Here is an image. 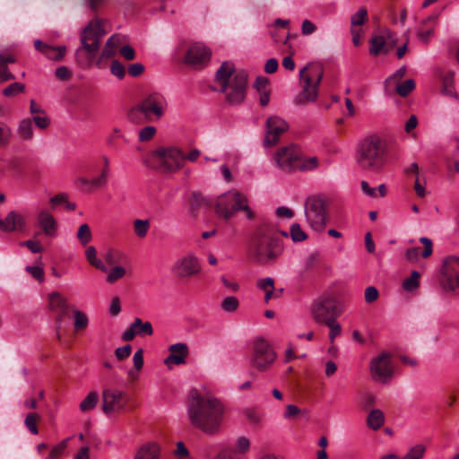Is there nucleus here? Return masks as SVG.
I'll return each mask as SVG.
<instances>
[{
	"instance_id": "1",
	"label": "nucleus",
	"mask_w": 459,
	"mask_h": 459,
	"mask_svg": "<svg viewBox=\"0 0 459 459\" xmlns=\"http://www.w3.org/2000/svg\"><path fill=\"white\" fill-rule=\"evenodd\" d=\"M280 235L287 238L286 231H279L275 225L264 221L254 231L248 245L251 259L261 265L274 264L283 253L284 246Z\"/></svg>"
},
{
	"instance_id": "2",
	"label": "nucleus",
	"mask_w": 459,
	"mask_h": 459,
	"mask_svg": "<svg viewBox=\"0 0 459 459\" xmlns=\"http://www.w3.org/2000/svg\"><path fill=\"white\" fill-rule=\"evenodd\" d=\"M187 413L193 427L207 434L216 433L221 424L224 408L212 395L192 390L187 400Z\"/></svg>"
},
{
	"instance_id": "3",
	"label": "nucleus",
	"mask_w": 459,
	"mask_h": 459,
	"mask_svg": "<svg viewBox=\"0 0 459 459\" xmlns=\"http://www.w3.org/2000/svg\"><path fill=\"white\" fill-rule=\"evenodd\" d=\"M215 82L225 94L228 104L238 106L244 102L247 86L246 72H237L232 63L223 62L215 74Z\"/></svg>"
},
{
	"instance_id": "4",
	"label": "nucleus",
	"mask_w": 459,
	"mask_h": 459,
	"mask_svg": "<svg viewBox=\"0 0 459 459\" xmlns=\"http://www.w3.org/2000/svg\"><path fill=\"white\" fill-rule=\"evenodd\" d=\"M355 157L359 168L377 172L386 162V142L377 134H369L358 143Z\"/></svg>"
},
{
	"instance_id": "5",
	"label": "nucleus",
	"mask_w": 459,
	"mask_h": 459,
	"mask_svg": "<svg viewBox=\"0 0 459 459\" xmlns=\"http://www.w3.org/2000/svg\"><path fill=\"white\" fill-rule=\"evenodd\" d=\"M168 107L169 102L164 94L150 92L131 108L128 117L134 123L159 121L164 117Z\"/></svg>"
},
{
	"instance_id": "6",
	"label": "nucleus",
	"mask_w": 459,
	"mask_h": 459,
	"mask_svg": "<svg viewBox=\"0 0 459 459\" xmlns=\"http://www.w3.org/2000/svg\"><path fill=\"white\" fill-rule=\"evenodd\" d=\"M274 160L276 165L285 172L314 171L320 165L317 157L304 155L294 144L279 148L274 155Z\"/></svg>"
},
{
	"instance_id": "7",
	"label": "nucleus",
	"mask_w": 459,
	"mask_h": 459,
	"mask_svg": "<svg viewBox=\"0 0 459 459\" xmlns=\"http://www.w3.org/2000/svg\"><path fill=\"white\" fill-rule=\"evenodd\" d=\"M239 211H243L248 220L255 217L248 205V199L246 195L236 190H230L217 198L215 212L218 217L229 221Z\"/></svg>"
},
{
	"instance_id": "8",
	"label": "nucleus",
	"mask_w": 459,
	"mask_h": 459,
	"mask_svg": "<svg viewBox=\"0 0 459 459\" xmlns=\"http://www.w3.org/2000/svg\"><path fill=\"white\" fill-rule=\"evenodd\" d=\"M105 21L99 17L93 18L82 30L81 43L82 47L76 51L77 60L82 65H89L90 60L84 62L81 59L82 51L84 50L89 58L92 59L99 51L101 38L107 33L104 28Z\"/></svg>"
},
{
	"instance_id": "9",
	"label": "nucleus",
	"mask_w": 459,
	"mask_h": 459,
	"mask_svg": "<svg viewBox=\"0 0 459 459\" xmlns=\"http://www.w3.org/2000/svg\"><path fill=\"white\" fill-rule=\"evenodd\" d=\"M324 69L319 63H310L300 70L302 91L297 99L299 104L315 101L317 89L323 78Z\"/></svg>"
},
{
	"instance_id": "10",
	"label": "nucleus",
	"mask_w": 459,
	"mask_h": 459,
	"mask_svg": "<svg viewBox=\"0 0 459 459\" xmlns=\"http://www.w3.org/2000/svg\"><path fill=\"white\" fill-rule=\"evenodd\" d=\"M152 160L160 172L173 173L183 167L186 157L178 148L159 147L152 152Z\"/></svg>"
},
{
	"instance_id": "11",
	"label": "nucleus",
	"mask_w": 459,
	"mask_h": 459,
	"mask_svg": "<svg viewBox=\"0 0 459 459\" xmlns=\"http://www.w3.org/2000/svg\"><path fill=\"white\" fill-rule=\"evenodd\" d=\"M343 311V305L333 295H324L315 299L310 307L313 319L320 324H325Z\"/></svg>"
},
{
	"instance_id": "12",
	"label": "nucleus",
	"mask_w": 459,
	"mask_h": 459,
	"mask_svg": "<svg viewBox=\"0 0 459 459\" xmlns=\"http://www.w3.org/2000/svg\"><path fill=\"white\" fill-rule=\"evenodd\" d=\"M305 216L314 230H324L328 220L325 199L318 195L307 197L305 201Z\"/></svg>"
},
{
	"instance_id": "13",
	"label": "nucleus",
	"mask_w": 459,
	"mask_h": 459,
	"mask_svg": "<svg viewBox=\"0 0 459 459\" xmlns=\"http://www.w3.org/2000/svg\"><path fill=\"white\" fill-rule=\"evenodd\" d=\"M276 358V354L269 342L264 338H256L254 341L252 364L260 370H265L272 365Z\"/></svg>"
},
{
	"instance_id": "14",
	"label": "nucleus",
	"mask_w": 459,
	"mask_h": 459,
	"mask_svg": "<svg viewBox=\"0 0 459 459\" xmlns=\"http://www.w3.org/2000/svg\"><path fill=\"white\" fill-rule=\"evenodd\" d=\"M202 267L199 259L193 254L179 257L172 265V273L180 281L197 276Z\"/></svg>"
},
{
	"instance_id": "15",
	"label": "nucleus",
	"mask_w": 459,
	"mask_h": 459,
	"mask_svg": "<svg viewBox=\"0 0 459 459\" xmlns=\"http://www.w3.org/2000/svg\"><path fill=\"white\" fill-rule=\"evenodd\" d=\"M441 285L446 291L459 294V257L448 256L445 259Z\"/></svg>"
},
{
	"instance_id": "16",
	"label": "nucleus",
	"mask_w": 459,
	"mask_h": 459,
	"mask_svg": "<svg viewBox=\"0 0 459 459\" xmlns=\"http://www.w3.org/2000/svg\"><path fill=\"white\" fill-rule=\"evenodd\" d=\"M394 367L391 360V354L382 352L372 359L370 362V374L374 381L385 384L393 377Z\"/></svg>"
},
{
	"instance_id": "17",
	"label": "nucleus",
	"mask_w": 459,
	"mask_h": 459,
	"mask_svg": "<svg viewBox=\"0 0 459 459\" xmlns=\"http://www.w3.org/2000/svg\"><path fill=\"white\" fill-rule=\"evenodd\" d=\"M102 410L107 414L119 412L127 404L126 394L117 389H105L102 394Z\"/></svg>"
},
{
	"instance_id": "18",
	"label": "nucleus",
	"mask_w": 459,
	"mask_h": 459,
	"mask_svg": "<svg viewBox=\"0 0 459 459\" xmlns=\"http://www.w3.org/2000/svg\"><path fill=\"white\" fill-rule=\"evenodd\" d=\"M289 124L278 116H271L265 123V137L264 143L265 146L276 145L281 134L287 132Z\"/></svg>"
},
{
	"instance_id": "19",
	"label": "nucleus",
	"mask_w": 459,
	"mask_h": 459,
	"mask_svg": "<svg viewBox=\"0 0 459 459\" xmlns=\"http://www.w3.org/2000/svg\"><path fill=\"white\" fill-rule=\"evenodd\" d=\"M212 56V51L202 43H195L190 46L186 56V64L199 69L205 66Z\"/></svg>"
},
{
	"instance_id": "20",
	"label": "nucleus",
	"mask_w": 459,
	"mask_h": 459,
	"mask_svg": "<svg viewBox=\"0 0 459 459\" xmlns=\"http://www.w3.org/2000/svg\"><path fill=\"white\" fill-rule=\"evenodd\" d=\"M153 334V328L150 322H143L141 318L136 317L125 330L121 338L124 342H130L138 335L140 337L151 336Z\"/></svg>"
},
{
	"instance_id": "21",
	"label": "nucleus",
	"mask_w": 459,
	"mask_h": 459,
	"mask_svg": "<svg viewBox=\"0 0 459 459\" xmlns=\"http://www.w3.org/2000/svg\"><path fill=\"white\" fill-rule=\"evenodd\" d=\"M25 225V217L14 211L10 212L4 219L0 218V230L4 232L22 231Z\"/></svg>"
},
{
	"instance_id": "22",
	"label": "nucleus",
	"mask_w": 459,
	"mask_h": 459,
	"mask_svg": "<svg viewBox=\"0 0 459 459\" xmlns=\"http://www.w3.org/2000/svg\"><path fill=\"white\" fill-rule=\"evenodd\" d=\"M420 242L424 246V248L421 253H420V248L419 247H410L405 252V258L410 263L418 262L420 255L423 258H428L433 253V243L430 238L421 237L420 238Z\"/></svg>"
},
{
	"instance_id": "23",
	"label": "nucleus",
	"mask_w": 459,
	"mask_h": 459,
	"mask_svg": "<svg viewBox=\"0 0 459 459\" xmlns=\"http://www.w3.org/2000/svg\"><path fill=\"white\" fill-rule=\"evenodd\" d=\"M169 351L170 354L165 359L164 363L170 367L171 365H180L186 362L188 356V347L186 343L178 342L172 344Z\"/></svg>"
},
{
	"instance_id": "24",
	"label": "nucleus",
	"mask_w": 459,
	"mask_h": 459,
	"mask_svg": "<svg viewBox=\"0 0 459 459\" xmlns=\"http://www.w3.org/2000/svg\"><path fill=\"white\" fill-rule=\"evenodd\" d=\"M34 48L47 58L53 61H59L63 59L66 52V48L65 46L54 47L48 45L39 39L34 40Z\"/></svg>"
},
{
	"instance_id": "25",
	"label": "nucleus",
	"mask_w": 459,
	"mask_h": 459,
	"mask_svg": "<svg viewBox=\"0 0 459 459\" xmlns=\"http://www.w3.org/2000/svg\"><path fill=\"white\" fill-rule=\"evenodd\" d=\"M37 221L45 235L54 237L56 235L57 222L48 210H41L37 216Z\"/></svg>"
},
{
	"instance_id": "26",
	"label": "nucleus",
	"mask_w": 459,
	"mask_h": 459,
	"mask_svg": "<svg viewBox=\"0 0 459 459\" xmlns=\"http://www.w3.org/2000/svg\"><path fill=\"white\" fill-rule=\"evenodd\" d=\"M437 17V15H430L423 20L421 27H420L417 33V36L421 42L427 43L431 38L435 29Z\"/></svg>"
},
{
	"instance_id": "27",
	"label": "nucleus",
	"mask_w": 459,
	"mask_h": 459,
	"mask_svg": "<svg viewBox=\"0 0 459 459\" xmlns=\"http://www.w3.org/2000/svg\"><path fill=\"white\" fill-rule=\"evenodd\" d=\"M160 446L156 443L143 445L137 451L134 459H159Z\"/></svg>"
},
{
	"instance_id": "28",
	"label": "nucleus",
	"mask_w": 459,
	"mask_h": 459,
	"mask_svg": "<svg viewBox=\"0 0 459 459\" xmlns=\"http://www.w3.org/2000/svg\"><path fill=\"white\" fill-rule=\"evenodd\" d=\"M15 61L12 55L0 54V83L14 79V75L9 71L7 65Z\"/></svg>"
},
{
	"instance_id": "29",
	"label": "nucleus",
	"mask_w": 459,
	"mask_h": 459,
	"mask_svg": "<svg viewBox=\"0 0 459 459\" xmlns=\"http://www.w3.org/2000/svg\"><path fill=\"white\" fill-rule=\"evenodd\" d=\"M103 162V167L101 169L100 174L91 178V186L93 187H102L105 186L108 183V176L110 173V161L107 156H103L101 158Z\"/></svg>"
},
{
	"instance_id": "30",
	"label": "nucleus",
	"mask_w": 459,
	"mask_h": 459,
	"mask_svg": "<svg viewBox=\"0 0 459 459\" xmlns=\"http://www.w3.org/2000/svg\"><path fill=\"white\" fill-rule=\"evenodd\" d=\"M17 134L22 141H31L33 139L32 121L30 118H23L17 126Z\"/></svg>"
},
{
	"instance_id": "31",
	"label": "nucleus",
	"mask_w": 459,
	"mask_h": 459,
	"mask_svg": "<svg viewBox=\"0 0 459 459\" xmlns=\"http://www.w3.org/2000/svg\"><path fill=\"white\" fill-rule=\"evenodd\" d=\"M48 306L52 311L60 310L65 308L67 299L61 295L57 291H54L48 294Z\"/></svg>"
},
{
	"instance_id": "32",
	"label": "nucleus",
	"mask_w": 459,
	"mask_h": 459,
	"mask_svg": "<svg viewBox=\"0 0 459 459\" xmlns=\"http://www.w3.org/2000/svg\"><path fill=\"white\" fill-rule=\"evenodd\" d=\"M85 256L88 262L95 268L107 272V267L100 259L97 258V250L93 246H89L85 250Z\"/></svg>"
},
{
	"instance_id": "33",
	"label": "nucleus",
	"mask_w": 459,
	"mask_h": 459,
	"mask_svg": "<svg viewBox=\"0 0 459 459\" xmlns=\"http://www.w3.org/2000/svg\"><path fill=\"white\" fill-rule=\"evenodd\" d=\"M367 422L368 427L374 430L380 429L385 422L384 413L380 410H373L369 413Z\"/></svg>"
},
{
	"instance_id": "34",
	"label": "nucleus",
	"mask_w": 459,
	"mask_h": 459,
	"mask_svg": "<svg viewBox=\"0 0 459 459\" xmlns=\"http://www.w3.org/2000/svg\"><path fill=\"white\" fill-rule=\"evenodd\" d=\"M420 274L417 271H412L411 276L404 279L403 281V288L406 291H414L420 286Z\"/></svg>"
},
{
	"instance_id": "35",
	"label": "nucleus",
	"mask_w": 459,
	"mask_h": 459,
	"mask_svg": "<svg viewBox=\"0 0 459 459\" xmlns=\"http://www.w3.org/2000/svg\"><path fill=\"white\" fill-rule=\"evenodd\" d=\"M99 401V395L96 392H91L81 402L80 410L82 412L91 411L95 408Z\"/></svg>"
},
{
	"instance_id": "36",
	"label": "nucleus",
	"mask_w": 459,
	"mask_h": 459,
	"mask_svg": "<svg viewBox=\"0 0 459 459\" xmlns=\"http://www.w3.org/2000/svg\"><path fill=\"white\" fill-rule=\"evenodd\" d=\"M385 40L383 36H374L370 39L369 53L372 56H378L385 51Z\"/></svg>"
},
{
	"instance_id": "37",
	"label": "nucleus",
	"mask_w": 459,
	"mask_h": 459,
	"mask_svg": "<svg viewBox=\"0 0 459 459\" xmlns=\"http://www.w3.org/2000/svg\"><path fill=\"white\" fill-rule=\"evenodd\" d=\"M368 19V11L360 7L351 18V29L360 28Z\"/></svg>"
},
{
	"instance_id": "38",
	"label": "nucleus",
	"mask_w": 459,
	"mask_h": 459,
	"mask_svg": "<svg viewBox=\"0 0 459 459\" xmlns=\"http://www.w3.org/2000/svg\"><path fill=\"white\" fill-rule=\"evenodd\" d=\"M151 224L149 220L137 219L134 221V230L138 238H143L147 236Z\"/></svg>"
},
{
	"instance_id": "39",
	"label": "nucleus",
	"mask_w": 459,
	"mask_h": 459,
	"mask_svg": "<svg viewBox=\"0 0 459 459\" xmlns=\"http://www.w3.org/2000/svg\"><path fill=\"white\" fill-rule=\"evenodd\" d=\"M73 312L74 318V329L76 331H82L85 329L89 325V318L87 315L79 309H74Z\"/></svg>"
},
{
	"instance_id": "40",
	"label": "nucleus",
	"mask_w": 459,
	"mask_h": 459,
	"mask_svg": "<svg viewBox=\"0 0 459 459\" xmlns=\"http://www.w3.org/2000/svg\"><path fill=\"white\" fill-rule=\"evenodd\" d=\"M77 238L82 246H86L92 239L91 229L88 224H82L77 231Z\"/></svg>"
},
{
	"instance_id": "41",
	"label": "nucleus",
	"mask_w": 459,
	"mask_h": 459,
	"mask_svg": "<svg viewBox=\"0 0 459 459\" xmlns=\"http://www.w3.org/2000/svg\"><path fill=\"white\" fill-rule=\"evenodd\" d=\"M415 89V82L412 79H408L396 85V92L401 97H406Z\"/></svg>"
},
{
	"instance_id": "42",
	"label": "nucleus",
	"mask_w": 459,
	"mask_h": 459,
	"mask_svg": "<svg viewBox=\"0 0 459 459\" xmlns=\"http://www.w3.org/2000/svg\"><path fill=\"white\" fill-rule=\"evenodd\" d=\"M24 91H25V84L24 83L13 82L3 90V94L5 97H14L18 94L23 93Z\"/></svg>"
},
{
	"instance_id": "43",
	"label": "nucleus",
	"mask_w": 459,
	"mask_h": 459,
	"mask_svg": "<svg viewBox=\"0 0 459 459\" xmlns=\"http://www.w3.org/2000/svg\"><path fill=\"white\" fill-rule=\"evenodd\" d=\"M13 136L11 127L4 122L0 121V146L7 145Z\"/></svg>"
},
{
	"instance_id": "44",
	"label": "nucleus",
	"mask_w": 459,
	"mask_h": 459,
	"mask_svg": "<svg viewBox=\"0 0 459 459\" xmlns=\"http://www.w3.org/2000/svg\"><path fill=\"white\" fill-rule=\"evenodd\" d=\"M238 306V299L234 296H229L221 301L222 310L228 313L235 312Z\"/></svg>"
},
{
	"instance_id": "45",
	"label": "nucleus",
	"mask_w": 459,
	"mask_h": 459,
	"mask_svg": "<svg viewBox=\"0 0 459 459\" xmlns=\"http://www.w3.org/2000/svg\"><path fill=\"white\" fill-rule=\"evenodd\" d=\"M39 420V415L38 413L32 412L27 414L24 423L26 428L30 430V433L37 435L39 433V429L37 427V422Z\"/></svg>"
},
{
	"instance_id": "46",
	"label": "nucleus",
	"mask_w": 459,
	"mask_h": 459,
	"mask_svg": "<svg viewBox=\"0 0 459 459\" xmlns=\"http://www.w3.org/2000/svg\"><path fill=\"white\" fill-rule=\"evenodd\" d=\"M290 235L294 242H300L307 239V235L302 230L298 223H294L290 227Z\"/></svg>"
},
{
	"instance_id": "47",
	"label": "nucleus",
	"mask_w": 459,
	"mask_h": 459,
	"mask_svg": "<svg viewBox=\"0 0 459 459\" xmlns=\"http://www.w3.org/2000/svg\"><path fill=\"white\" fill-rule=\"evenodd\" d=\"M325 325H326L329 329V339L331 342H333V340L336 336L340 335L342 333V326L341 325L335 320L334 317H333L330 320H327Z\"/></svg>"
},
{
	"instance_id": "48",
	"label": "nucleus",
	"mask_w": 459,
	"mask_h": 459,
	"mask_svg": "<svg viewBox=\"0 0 459 459\" xmlns=\"http://www.w3.org/2000/svg\"><path fill=\"white\" fill-rule=\"evenodd\" d=\"M126 275V269L122 266H115L109 270L108 274L107 276V281L109 283H113L117 280L123 278Z\"/></svg>"
},
{
	"instance_id": "49",
	"label": "nucleus",
	"mask_w": 459,
	"mask_h": 459,
	"mask_svg": "<svg viewBox=\"0 0 459 459\" xmlns=\"http://www.w3.org/2000/svg\"><path fill=\"white\" fill-rule=\"evenodd\" d=\"M111 74L117 79L122 80L126 75L125 66L117 60H113L110 65Z\"/></svg>"
},
{
	"instance_id": "50",
	"label": "nucleus",
	"mask_w": 459,
	"mask_h": 459,
	"mask_svg": "<svg viewBox=\"0 0 459 459\" xmlns=\"http://www.w3.org/2000/svg\"><path fill=\"white\" fill-rule=\"evenodd\" d=\"M424 453L425 446L422 445H416L411 448V450L403 459H421Z\"/></svg>"
},
{
	"instance_id": "51",
	"label": "nucleus",
	"mask_w": 459,
	"mask_h": 459,
	"mask_svg": "<svg viewBox=\"0 0 459 459\" xmlns=\"http://www.w3.org/2000/svg\"><path fill=\"white\" fill-rule=\"evenodd\" d=\"M156 133V128L153 126H148L139 131V140L141 142H147L151 140Z\"/></svg>"
},
{
	"instance_id": "52",
	"label": "nucleus",
	"mask_w": 459,
	"mask_h": 459,
	"mask_svg": "<svg viewBox=\"0 0 459 459\" xmlns=\"http://www.w3.org/2000/svg\"><path fill=\"white\" fill-rule=\"evenodd\" d=\"M206 204V200L200 193H193L190 199V205L193 211H196L203 205Z\"/></svg>"
},
{
	"instance_id": "53",
	"label": "nucleus",
	"mask_w": 459,
	"mask_h": 459,
	"mask_svg": "<svg viewBox=\"0 0 459 459\" xmlns=\"http://www.w3.org/2000/svg\"><path fill=\"white\" fill-rule=\"evenodd\" d=\"M32 121L35 123L36 126L40 128V129H46L50 125V119L46 115V113H43V114H40V115H37V116H33L32 117Z\"/></svg>"
},
{
	"instance_id": "54",
	"label": "nucleus",
	"mask_w": 459,
	"mask_h": 459,
	"mask_svg": "<svg viewBox=\"0 0 459 459\" xmlns=\"http://www.w3.org/2000/svg\"><path fill=\"white\" fill-rule=\"evenodd\" d=\"M116 51H117L116 48L111 46V40H107V42L101 51L99 61L100 62L103 59H108V58L113 57L116 54Z\"/></svg>"
},
{
	"instance_id": "55",
	"label": "nucleus",
	"mask_w": 459,
	"mask_h": 459,
	"mask_svg": "<svg viewBox=\"0 0 459 459\" xmlns=\"http://www.w3.org/2000/svg\"><path fill=\"white\" fill-rule=\"evenodd\" d=\"M213 459H242L236 451L226 448L218 453Z\"/></svg>"
},
{
	"instance_id": "56",
	"label": "nucleus",
	"mask_w": 459,
	"mask_h": 459,
	"mask_svg": "<svg viewBox=\"0 0 459 459\" xmlns=\"http://www.w3.org/2000/svg\"><path fill=\"white\" fill-rule=\"evenodd\" d=\"M379 293L376 287L368 286L365 290V301L367 303H373L378 299Z\"/></svg>"
},
{
	"instance_id": "57",
	"label": "nucleus",
	"mask_w": 459,
	"mask_h": 459,
	"mask_svg": "<svg viewBox=\"0 0 459 459\" xmlns=\"http://www.w3.org/2000/svg\"><path fill=\"white\" fill-rule=\"evenodd\" d=\"M26 271L36 280L42 282L44 281V270L39 266H27Z\"/></svg>"
},
{
	"instance_id": "58",
	"label": "nucleus",
	"mask_w": 459,
	"mask_h": 459,
	"mask_svg": "<svg viewBox=\"0 0 459 459\" xmlns=\"http://www.w3.org/2000/svg\"><path fill=\"white\" fill-rule=\"evenodd\" d=\"M6 168L13 172H20L22 169V160L20 158L13 157L5 161Z\"/></svg>"
},
{
	"instance_id": "59",
	"label": "nucleus",
	"mask_w": 459,
	"mask_h": 459,
	"mask_svg": "<svg viewBox=\"0 0 459 459\" xmlns=\"http://www.w3.org/2000/svg\"><path fill=\"white\" fill-rule=\"evenodd\" d=\"M250 441L246 437H240L236 441V449L239 453H246L249 450Z\"/></svg>"
},
{
	"instance_id": "60",
	"label": "nucleus",
	"mask_w": 459,
	"mask_h": 459,
	"mask_svg": "<svg viewBox=\"0 0 459 459\" xmlns=\"http://www.w3.org/2000/svg\"><path fill=\"white\" fill-rule=\"evenodd\" d=\"M132 352L131 345L127 344L123 347L117 348L115 351V355L119 360H123L130 356Z\"/></svg>"
},
{
	"instance_id": "61",
	"label": "nucleus",
	"mask_w": 459,
	"mask_h": 459,
	"mask_svg": "<svg viewBox=\"0 0 459 459\" xmlns=\"http://www.w3.org/2000/svg\"><path fill=\"white\" fill-rule=\"evenodd\" d=\"M134 367L135 370L139 371L143 367V349L137 350L133 357Z\"/></svg>"
},
{
	"instance_id": "62",
	"label": "nucleus",
	"mask_w": 459,
	"mask_h": 459,
	"mask_svg": "<svg viewBox=\"0 0 459 459\" xmlns=\"http://www.w3.org/2000/svg\"><path fill=\"white\" fill-rule=\"evenodd\" d=\"M316 26L309 20H304L301 24V33L304 36H308L316 30Z\"/></svg>"
},
{
	"instance_id": "63",
	"label": "nucleus",
	"mask_w": 459,
	"mask_h": 459,
	"mask_svg": "<svg viewBox=\"0 0 459 459\" xmlns=\"http://www.w3.org/2000/svg\"><path fill=\"white\" fill-rule=\"evenodd\" d=\"M257 287L264 291L274 290V281L271 277L261 279L257 281Z\"/></svg>"
},
{
	"instance_id": "64",
	"label": "nucleus",
	"mask_w": 459,
	"mask_h": 459,
	"mask_svg": "<svg viewBox=\"0 0 459 459\" xmlns=\"http://www.w3.org/2000/svg\"><path fill=\"white\" fill-rule=\"evenodd\" d=\"M55 75L61 81L69 80L72 76L70 71L65 66H59L56 69Z\"/></svg>"
}]
</instances>
